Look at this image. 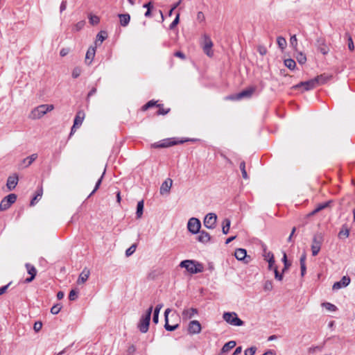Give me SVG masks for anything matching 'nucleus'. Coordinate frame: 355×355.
I'll return each mask as SVG.
<instances>
[{
  "label": "nucleus",
  "mask_w": 355,
  "mask_h": 355,
  "mask_svg": "<svg viewBox=\"0 0 355 355\" xmlns=\"http://www.w3.org/2000/svg\"><path fill=\"white\" fill-rule=\"evenodd\" d=\"M186 141L187 140L184 141V140H175V139H164V140L160 141L157 143H154L153 144H152V147L155 148H166V147L172 146L173 145L182 144Z\"/></svg>",
  "instance_id": "nucleus-8"
},
{
  "label": "nucleus",
  "mask_w": 355,
  "mask_h": 355,
  "mask_svg": "<svg viewBox=\"0 0 355 355\" xmlns=\"http://www.w3.org/2000/svg\"><path fill=\"white\" fill-rule=\"evenodd\" d=\"M172 182H173L172 180L170 178H168L162 184V185L160 187V193L162 195L169 193L170 189L172 186Z\"/></svg>",
  "instance_id": "nucleus-21"
},
{
  "label": "nucleus",
  "mask_w": 355,
  "mask_h": 355,
  "mask_svg": "<svg viewBox=\"0 0 355 355\" xmlns=\"http://www.w3.org/2000/svg\"><path fill=\"white\" fill-rule=\"evenodd\" d=\"M81 73H82L81 68L79 67H76L73 69L71 76L73 78H77L80 76Z\"/></svg>",
  "instance_id": "nucleus-46"
},
{
  "label": "nucleus",
  "mask_w": 355,
  "mask_h": 355,
  "mask_svg": "<svg viewBox=\"0 0 355 355\" xmlns=\"http://www.w3.org/2000/svg\"><path fill=\"white\" fill-rule=\"evenodd\" d=\"M37 158V154H32L31 156L27 157L24 159V163L26 164V166H30L36 159Z\"/></svg>",
  "instance_id": "nucleus-34"
},
{
  "label": "nucleus",
  "mask_w": 355,
  "mask_h": 355,
  "mask_svg": "<svg viewBox=\"0 0 355 355\" xmlns=\"http://www.w3.org/2000/svg\"><path fill=\"white\" fill-rule=\"evenodd\" d=\"M144 211V200L139 201L137 205L136 216L140 218L142 216Z\"/></svg>",
  "instance_id": "nucleus-32"
},
{
  "label": "nucleus",
  "mask_w": 355,
  "mask_h": 355,
  "mask_svg": "<svg viewBox=\"0 0 355 355\" xmlns=\"http://www.w3.org/2000/svg\"><path fill=\"white\" fill-rule=\"evenodd\" d=\"M296 58L297 62L301 64H304L306 61V57L302 53H299Z\"/></svg>",
  "instance_id": "nucleus-49"
},
{
  "label": "nucleus",
  "mask_w": 355,
  "mask_h": 355,
  "mask_svg": "<svg viewBox=\"0 0 355 355\" xmlns=\"http://www.w3.org/2000/svg\"><path fill=\"white\" fill-rule=\"evenodd\" d=\"M350 278L348 276H343L342 279L334 284L332 288L333 290H338L342 288L346 287L350 283Z\"/></svg>",
  "instance_id": "nucleus-15"
},
{
  "label": "nucleus",
  "mask_w": 355,
  "mask_h": 355,
  "mask_svg": "<svg viewBox=\"0 0 355 355\" xmlns=\"http://www.w3.org/2000/svg\"><path fill=\"white\" fill-rule=\"evenodd\" d=\"M42 327V323L41 322H35L33 326V329L36 332H38Z\"/></svg>",
  "instance_id": "nucleus-57"
},
{
  "label": "nucleus",
  "mask_w": 355,
  "mask_h": 355,
  "mask_svg": "<svg viewBox=\"0 0 355 355\" xmlns=\"http://www.w3.org/2000/svg\"><path fill=\"white\" fill-rule=\"evenodd\" d=\"M264 259L268 261V260L275 259L274 255L272 252H266V250L264 249V254H263Z\"/></svg>",
  "instance_id": "nucleus-55"
},
{
  "label": "nucleus",
  "mask_w": 355,
  "mask_h": 355,
  "mask_svg": "<svg viewBox=\"0 0 355 355\" xmlns=\"http://www.w3.org/2000/svg\"><path fill=\"white\" fill-rule=\"evenodd\" d=\"M274 273H275V278L278 281H282L283 279V273H279L277 266L274 268Z\"/></svg>",
  "instance_id": "nucleus-53"
},
{
  "label": "nucleus",
  "mask_w": 355,
  "mask_h": 355,
  "mask_svg": "<svg viewBox=\"0 0 355 355\" xmlns=\"http://www.w3.org/2000/svg\"><path fill=\"white\" fill-rule=\"evenodd\" d=\"M89 21L92 25H97L100 21V19L96 15H90L89 17Z\"/></svg>",
  "instance_id": "nucleus-44"
},
{
  "label": "nucleus",
  "mask_w": 355,
  "mask_h": 355,
  "mask_svg": "<svg viewBox=\"0 0 355 355\" xmlns=\"http://www.w3.org/2000/svg\"><path fill=\"white\" fill-rule=\"evenodd\" d=\"M170 311H171V310L169 309H167L165 310V312H164V318H165L164 328L166 331H173L178 328L179 324H176L174 325H171L168 324V314L170 313Z\"/></svg>",
  "instance_id": "nucleus-20"
},
{
  "label": "nucleus",
  "mask_w": 355,
  "mask_h": 355,
  "mask_svg": "<svg viewBox=\"0 0 355 355\" xmlns=\"http://www.w3.org/2000/svg\"><path fill=\"white\" fill-rule=\"evenodd\" d=\"M216 214L209 213L204 218V225L208 229H214L216 227Z\"/></svg>",
  "instance_id": "nucleus-12"
},
{
  "label": "nucleus",
  "mask_w": 355,
  "mask_h": 355,
  "mask_svg": "<svg viewBox=\"0 0 355 355\" xmlns=\"http://www.w3.org/2000/svg\"><path fill=\"white\" fill-rule=\"evenodd\" d=\"M96 53V48L93 46H90L86 53L85 55V62L87 64H90L92 60L94 59Z\"/></svg>",
  "instance_id": "nucleus-26"
},
{
  "label": "nucleus",
  "mask_w": 355,
  "mask_h": 355,
  "mask_svg": "<svg viewBox=\"0 0 355 355\" xmlns=\"http://www.w3.org/2000/svg\"><path fill=\"white\" fill-rule=\"evenodd\" d=\"M235 257L239 261H243L245 263H248L250 259V257H247V252L245 249L238 248L234 253Z\"/></svg>",
  "instance_id": "nucleus-17"
},
{
  "label": "nucleus",
  "mask_w": 355,
  "mask_h": 355,
  "mask_svg": "<svg viewBox=\"0 0 355 355\" xmlns=\"http://www.w3.org/2000/svg\"><path fill=\"white\" fill-rule=\"evenodd\" d=\"M157 102L156 101H148L147 103H146L144 105L142 106L141 107V110L143 111H146L148 109L156 105L157 106Z\"/></svg>",
  "instance_id": "nucleus-45"
},
{
  "label": "nucleus",
  "mask_w": 355,
  "mask_h": 355,
  "mask_svg": "<svg viewBox=\"0 0 355 355\" xmlns=\"http://www.w3.org/2000/svg\"><path fill=\"white\" fill-rule=\"evenodd\" d=\"M322 306L324 307L327 310L329 311H336L337 310V307L330 303V302H324L322 303Z\"/></svg>",
  "instance_id": "nucleus-41"
},
{
  "label": "nucleus",
  "mask_w": 355,
  "mask_h": 355,
  "mask_svg": "<svg viewBox=\"0 0 355 355\" xmlns=\"http://www.w3.org/2000/svg\"><path fill=\"white\" fill-rule=\"evenodd\" d=\"M316 46L318 50L323 55H327L329 52V48L326 44V41L323 37H319L316 40Z\"/></svg>",
  "instance_id": "nucleus-14"
},
{
  "label": "nucleus",
  "mask_w": 355,
  "mask_h": 355,
  "mask_svg": "<svg viewBox=\"0 0 355 355\" xmlns=\"http://www.w3.org/2000/svg\"><path fill=\"white\" fill-rule=\"evenodd\" d=\"M119 17L120 19V24L122 26L125 27L128 25L130 20V16L129 14H119Z\"/></svg>",
  "instance_id": "nucleus-29"
},
{
  "label": "nucleus",
  "mask_w": 355,
  "mask_h": 355,
  "mask_svg": "<svg viewBox=\"0 0 355 355\" xmlns=\"http://www.w3.org/2000/svg\"><path fill=\"white\" fill-rule=\"evenodd\" d=\"M89 275V270H88L87 268H85L80 274L77 283L79 284L85 283L88 279Z\"/></svg>",
  "instance_id": "nucleus-24"
},
{
  "label": "nucleus",
  "mask_w": 355,
  "mask_h": 355,
  "mask_svg": "<svg viewBox=\"0 0 355 355\" xmlns=\"http://www.w3.org/2000/svg\"><path fill=\"white\" fill-rule=\"evenodd\" d=\"M201 223L200 221L196 218H191L189 220L187 227L190 232L195 234L198 233L200 230Z\"/></svg>",
  "instance_id": "nucleus-11"
},
{
  "label": "nucleus",
  "mask_w": 355,
  "mask_h": 355,
  "mask_svg": "<svg viewBox=\"0 0 355 355\" xmlns=\"http://www.w3.org/2000/svg\"><path fill=\"white\" fill-rule=\"evenodd\" d=\"M180 266L186 268L191 274H197L203 271L202 265L194 260H184L180 262Z\"/></svg>",
  "instance_id": "nucleus-1"
},
{
  "label": "nucleus",
  "mask_w": 355,
  "mask_h": 355,
  "mask_svg": "<svg viewBox=\"0 0 355 355\" xmlns=\"http://www.w3.org/2000/svg\"><path fill=\"white\" fill-rule=\"evenodd\" d=\"M236 343L235 341L230 340V341L226 343L223 345L221 351L223 353H226V352H229L230 349H232V348H234L236 346Z\"/></svg>",
  "instance_id": "nucleus-31"
},
{
  "label": "nucleus",
  "mask_w": 355,
  "mask_h": 355,
  "mask_svg": "<svg viewBox=\"0 0 355 355\" xmlns=\"http://www.w3.org/2000/svg\"><path fill=\"white\" fill-rule=\"evenodd\" d=\"M284 64L286 67H288L291 70H293L296 66V63L293 59H286L284 60Z\"/></svg>",
  "instance_id": "nucleus-36"
},
{
  "label": "nucleus",
  "mask_w": 355,
  "mask_h": 355,
  "mask_svg": "<svg viewBox=\"0 0 355 355\" xmlns=\"http://www.w3.org/2000/svg\"><path fill=\"white\" fill-rule=\"evenodd\" d=\"M62 309V306L60 304H57L53 305L51 309V313L53 315L58 314Z\"/></svg>",
  "instance_id": "nucleus-47"
},
{
  "label": "nucleus",
  "mask_w": 355,
  "mask_h": 355,
  "mask_svg": "<svg viewBox=\"0 0 355 355\" xmlns=\"http://www.w3.org/2000/svg\"><path fill=\"white\" fill-rule=\"evenodd\" d=\"M70 52L69 48H62L60 51V55L61 57L66 56Z\"/></svg>",
  "instance_id": "nucleus-58"
},
{
  "label": "nucleus",
  "mask_w": 355,
  "mask_h": 355,
  "mask_svg": "<svg viewBox=\"0 0 355 355\" xmlns=\"http://www.w3.org/2000/svg\"><path fill=\"white\" fill-rule=\"evenodd\" d=\"M273 285L271 280H267L263 284V289L266 291H270L272 290Z\"/></svg>",
  "instance_id": "nucleus-48"
},
{
  "label": "nucleus",
  "mask_w": 355,
  "mask_h": 355,
  "mask_svg": "<svg viewBox=\"0 0 355 355\" xmlns=\"http://www.w3.org/2000/svg\"><path fill=\"white\" fill-rule=\"evenodd\" d=\"M17 198V196L15 193H10L4 197L0 203V211H3L9 209L10 206L15 202Z\"/></svg>",
  "instance_id": "nucleus-6"
},
{
  "label": "nucleus",
  "mask_w": 355,
  "mask_h": 355,
  "mask_svg": "<svg viewBox=\"0 0 355 355\" xmlns=\"http://www.w3.org/2000/svg\"><path fill=\"white\" fill-rule=\"evenodd\" d=\"M202 330V327L199 321L192 320L188 325V333L191 335L198 334Z\"/></svg>",
  "instance_id": "nucleus-13"
},
{
  "label": "nucleus",
  "mask_w": 355,
  "mask_h": 355,
  "mask_svg": "<svg viewBox=\"0 0 355 355\" xmlns=\"http://www.w3.org/2000/svg\"><path fill=\"white\" fill-rule=\"evenodd\" d=\"M223 318L226 322L233 326H242L244 324L235 312H225Z\"/></svg>",
  "instance_id": "nucleus-4"
},
{
  "label": "nucleus",
  "mask_w": 355,
  "mask_h": 355,
  "mask_svg": "<svg viewBox=\"0 0 355 355\" xmlns=\"http://www.w3.org/2000/svg\"><path fill=\"white\" fill-rule=\"evenodd\" d=\"M157 106L159 107V110L157 112V115H165V114H168L169 112V111H170L169 108L164 109L162 105L157 104Z\"/></svg>",
  "instance_id": "nucleus-42"
},
{
  "label": "nucleus",
  "mask_w": 355,
  "mask_h": 355,
  "mask_svg": "<svg viewBox=\"0 0 355 355\" xmlns=\"http://www.w3.org/2000/svg\"><path fill=\"white\" fill-rule=\"evenodd\" d=\"M282 261L284 263V268L282 269V273H284L291 266V263L288 261L287 256L285 252H284V255L282 257Z\"/></svg>",
  "instance_id": "nucleus-35"
},
{
  "label": "nucleus",
  "mask_w": 355,
  "mask_h": 355,
  "mask_svg": "<svg viewBox=\"0 0 355 355\" xmlns=\"http://www.w3.org/2000/svg\"><path fill=\"white\" fill-rule=\"evenodd\" d=\"M54 109L53 105L43 104L34 108L29 114V118L32 119H39L42 118L48 112Z\"/></svg>",
  "instance_id": "nucleus-2"
},
{
  "label": "nucleus",
  "mask_w": 355,
  "mask_h": 355,
  "mask_svg": "<svg viewBox=\"0 0 355 355\" xmlns=\"http://www.w3.org/2000/svg\"><path fill=\"white\" fill-rule=\"evenodd\" d=\"M257 51L261 55H264L267 53V49L262 45H259L257 47Z\"/></svg>",
  "instance_id": "nucleus-56"
},
{
  "label": "nucleus",
  "mask_w": 355,
  "mask_h": 355,
  "mask_svg": "<svg viewBox=\"0 0 355 355\" xmlns=\"http://www.w3.org/2000/svg\"><path fill=\"white\" fill-rule=\"evenodd\" d=\"M277 42L279 46V47L281 49H284L286 46V40L283 37H278L277 39Z\"/></svg>",
  "instance_id": "nucleus-40"
},
{
  "label": "nucleus",
  "mask_w": 355,
  "mask_h": 355,
  "mask_svg": "<svg viewBox=\"0 0 355 355\" xmlns=\"http://www.w3.org/2000/svg\"><path fill=\"white\" fill-rule=\"evenodd\" d=\"M203 44L202 49L204 53L209 57H212L214 55V52L212 51L213 42L210 38V37L207 35H204L203 36Z\"/></svg>",
  "instance_id": "nucleus-10"
},
{
  "label": "nucleus",
  "mask_w": 355,
  "mask_h": 355,
  "mask_svg": "<svg viewBox=\"0 0 355 355\" xmlns=\"http://www.w3.org/2000/svg\"><path fill=\"white\" fill-rule=\"evenodd\" d=\"M349 236V228L346 224L342 225V228L338 232V236L340 239H345Z\"/></svg>",
  "instance_id": "nucleus-28"
},
{
  "label": "nucleus",
  "mask_w": 355,
  "mask_h": 355,
  "mask_svg": "<svg viewBox=\"0 0 355 355\" xmlns=\"http://www.w3.org/2000/svg\"><path fill=\"white\" fill-rule=\"evenodd\" d=\"M254 92L255 88L254 87H250L241 91V92L236 94V95L229 96L227 98L231 100H241L244 98H250L252 96Z\"/></svg>",
  "instance_id": "nucleus-9"
},
{
  "label": "nucleus",
  "mask_w": 355,
  "mask_h": 355,
  "mask_svg": "<svg viewBox=\"0 0 355 355\" xmlns=\"http://www.w3.org/2000/svg\"><path fill=\"white\" fill-rule=\"evenodd\" d=\"M323 235L322 233H317L313 236L311 244V252L313 256L315 257L318 254L321 249Z\"/></svg>",
  "instance_id": "nucleus-5"
},
{
  "label": "nucleus",
  "mask_w": 355,
  "mask_h": 355,
  "mask_svg": "<svg viewBox=\"0 0 355 355\" xmlns=\"http://www.w3.org/2000/svg\"><path fill=\"white\" fill-rule=\"evenodd\" d=\"M306 253L304 252L300 259V266L306 265Z\"/></svg>",
  "instance_id": "nucleus-61"
},
{
  "label": "nucleus",
  "mask_w": 355,
  "mask_h": 355,
  "mask_svg": "<svg viewBox=\"0 0 355 355\" xmlns=\"http://www.w3.org/2000/svg\"><path fill=\"white\" fill-rule=\"evenodd\" d=\"M316 82V80L312 78L307 81L300 82L298 84L293 86L292 88L294 89H302V91H309L317 87V85L315 84Z\"/></svg>",
  "instance_id": "nucleus-7"
},
{
  "label": "nucleus",
  "mask_w": 355,
  "mask_h": 355,
  "mask_svg": "<svg viewBox=\"0 0 355 355\" xmlns=\"http://www.w3.org/2000/svg\"><path fill=\"white\" fill-rule=\"evenodd\" d=\"M152 311L153 306H150L139 320L137 327L141 333H146L148 330Z\"/></svg>",
  "instance_id": "nucleus-3"
},
{
  "label": "nucleus",
  "mask_w": 355,
  "mask_h": 355,
  "mask_svg": "<svg viewBox=\"0 0 355 355\" xmlns=\"http://www.w3.org/2000/svg\"><path fill=\"white\" fill-rule=\"evenodd\" d=\"M257 351L256 347H251L246 349L244 352L245 355H254Z\"/></svg>",
  "instance_id": "nucleus-54"
},
{
  "label": "nucleus",
  "mask_w": 355,
  "mask_h": 355,
  "mask_svg": "<svg viewBox=\"0 0 355 355\" xmlns=\"http://www.w3.org/2000/svg\"><path fill=\"white\" fill-rule=\"evenodd\" d=\"M198 313V311L196 308H190L184 309L182 311V318L184 320H189L192 318L194 315Z\"/></svg>",
  "instance_id": "nucleus-19"
},
{
  "label": "nucleus",
  "mask_w": 355,
  "mask_h": 355,
  "mask_svg": "<svg viewBox=\"0 0 355 355\" xmlns=\"http://www.w3.org/2000/svg\"><path fill=\"white\" fill-rule=\"evenodd\" d=\"M67 0H63L60 4V12H62L63 11H64L67 8Z\"/></svg>",
  "instance_id": "nucleus-62"
},
{
  "label": "nucleus",
  "mask_w": 355,
  "mask_h": 355,
  "mask_svg": "<svg viewBox=\"0 0 355 355\" xmlns=\"http://www.w3.org/2000/svg\"><path fill=\"white\" fill-rule=\"evenodd\" d=\"M85 24V21H80L73 26L72 31H79L83 28Z\"/></svg>",
  "instance_id": "nucleus-43"
},
{
  "label": "nucleus",
  "mask_w": 355,
  "mask_h": 355,
  "mask_svg": "<svg viewBox=\"0 0 355 355\" xmlns=\"http://www.w3.org/2000/svg\"><path fill=\"white\" fill-rule=\"evenodd\" d=\"M107 37V34L105 31H100L96 36L97 40L96 42V44H97L98 41H100L101 43H102Z\"/></svg>",
  "instance_id": "nucleus-37"
},
{
  "label": "nucleus",
  "mask_w": 355,
  "mask_h": 355,
  "mask_svg": "<svg viewBox=\"0 0 355 355\" xmlns=\"http://www.w3.org/2000/svg\"><path fill=\"white\" fill-rule=\"evenodd\" d=\"M42 194H43V188H42V186H40L37 187V189L35 191V196L33 198V199L31 201V206L35 205L42 198Z\"/></svg>",
  "instance_id": "nucleus-27"
},
{
  "label": "nucleus",
  "mask_w": 355,
  "mask_h": 355,
  "mask_svg": "<svg viewBox=\"0 0 355 355\" xmlns=\"http://www.w3.org/2000/svg\"><path fill=\"white\" fill-rule=\"evenodd\" d=\"M348 48L350 51H354V45L352 37L349 36L348 40Z\"/></svg>",
  "instance_id": "nucleus-63"
},
{
  "label": "nucleus",
  "mask_w": 355,
  "mask_h": 355,
  "mask_svg": "<svg viewBox=\"0 0 355 355\" xmlns=\"http://www.w3.org/2000/svg\"><path fill=\"white\" fill-rule=\"evenodd\" d=\"M180 21V13H177L175 18L169 26L170 29H173L179 23Z\"/></svg>",
  "instance_id": "nucleus-50"
},
{
  "label": "nucleus",
  "mask_w": 355,
  "mask_h": 355,
  "mask_svg": "<svg viewBox=\"0 0 355 355\" xmlns=\"http://www.w3.org/2000/svg\"><path fill=\"white\" fill-rule=\"evenodd\" d=\"M136 250V245H132L129 248H128L125 251V255L127 257H130L132 255Z\"/></svg>",
  "instance_id": "nucleus-52"
},
{
  "label": "nucleus",
  "mask_w": 355,
  "mask_h": 355,
  "mask_svg": "<svg viewBox=\"0 0 355 355\" xmlns=\"http://www.w3.org/2000/svg\"><path fill=\"white\" fill-rule=\"evenodd\" d=\"M331 77L332 76L331 75H329L327 73H323V74H321L320 76L315 77L314 80H317L315 84L318 87L319 85L326 83L328 80H329L331 78Z\"/></svg>",
  "instance_id": "nucleus-23"
},
{
  "label": "nucleus",
  "mask_w": 355,
  "mask_h": 355,
  "mask_svg": "<svg viewBox=\"0 0 355 355\" xmlns=\"http://www.w3.org/2000/svg\"><path fill=\"white\" fill-rule=\"evenodd\" d=\"M239 168L242 173V177L245 180L248 179V175L245 170V162L244 161L240 163Z\"/></svg>",
  "instance_id": "nucleus-39"
},
{
  "label": "nucleus",
  "mask_w": 355,
  "mask_h": 355,
  "mask_svg": "<svg viewBox=\"0 0 355 355\" xmlns=\"http://www.w3.org/2000/svg\"><path fill=\"white\" fill-rule=\"evenodd\" d=\"M78 291L76 290H71L69 294V300L70 301H74L78 297Z\"/></svg>",
  "instance_id": "nucleus-51"
},
{
  "label": "nucleus",
  "mask_w": 355,
  "mask_h": 355,
  "mask_svg": "<svg viewBox=\"0 0 355 355\" xmlns=\"http://www.w3.org/2000/svg\"><path fill=\"white\" fill-rule=\"evenodd\" d=\"M18 175L17 174H14L13 175H10L8 178L6 187L9 191H12L17 186L18 183Z\"/></svg>",
  "instance_id": "nucleus-18"
},
{
  "label": "nucleus",
  "mask_w": 355,
  "mask_h": 355,
  "mask_svg": "<svg viewBox=\"0 0 355 355\" xmlns=\"http://www.w3.org/2000/svg\"><path fill=\"white\" fill-rule=\"evenodd\" d=\"M290 42H291V44L294 46V47H296L297 45V37H296V35H293L291 39H290Z\"/></svg>",
  "instance_id": "nucleus-59"
},
{
  "label": "nucleus",
  "mask_w": 355,
  "mask_h": 355,
  "mask_svg": "<svg viewBox=\"0 0 355 355\" xmlns=\"http://www.w3.org/2000/svg\"><path fill=\"white\" fill-rule=\"evenodd\" d=\"M174 55L175 57H178V58H180V59L182 60H184L186 58V56L184 55V53H183L181 51H176L175 53H174Z\"/></svg>",
  "instance_id": "nucleus-64"
},
{
  "label": "nucleus",
  "mask_w": 355,
  "mask_h": 355,
  "mask_svg": "<svg viewBox=\"0 0 355 355\" xmlns=\"http://www.w3.org/2000/svg\"><path fill=\"white\" fill-rule=\"evenodd\" d=\"M333 201L332 200H328L327 202H322V203H320V204H318L317 206H316V211H320L326 208H328L331 206V205L332 204Z\"/></svg>",
  "instance_id": "nucleus-33"
},
{
  "label": "nucleus",
  "mask_w": 355,
  "mask_h": 355,
  "mask_svg": "<svg viewBox=\"0 0 355 355\" xmlns=\"http://www.w3.org/2000/svg\"><path fill=\"white\" fill-rule=\"evenodd\" d=\"M231 221L229 218H225L222 223V232L224 234L229 232Z\"/></svg>",
  "instance_id": "nucleus-30"
},
{
  "label": "nucleus",
  "mask_w": 355,
  "mask_h": 355,
  "mask_svg": "<svg viewBox=\"0 0 355 355\" xmlns=\"http://www.w3.org/2000/svg\"><path fill=\"white\" fill-rule=\"evenodd\" d=\"M105 171H104V172L103 173V174L101 175V176L100 177V178L97 180L96 183V185H95V187L94 189V190L91 192V193L89 194V197H90L91 196H92L93 194L95 193V192L98 189V188L100 187L101 186V184L102 182V180L103 178V176H104V174H105Z\"/></svg>",
  "instance_id": "nucleus-38"
},
{
  "label": "nucleus",
  "mask_w": 355,
  "mask_h": 355,
  "mask_svg": "<svg viewBox=\"0 0 355 355\" xmlns=\"http://www.w3.org/2000/svg\"><path fill=\"white\" fill-rule=\"evenodd\" d=\"M25 266H26L28 273L31 276H30V277H28L24 280V283H30L35 279V277L37 275V270L34 266H33L28 263H26Z\"/></svg>",
  "instance_id": "nucleus-16"
},
{
  "label": "nucleus",
  "mask_w": 355,
  "mask_h": 355,
  "mask_svg": "<svg viewBox=\"0 0 355 355\" xmlns=\"http://www.w3.org/2000/svg\"><path fill=\"white\" fill-rule=\"evenodd\" d=\"M199 235L197 238L198 241L200 243H207L210 239L211 236L209 234L204 230H201L199 232Z\"/></svg>",
  "instance_id": "nucleus-25"
},
{
  "label": "nucleus",
  "mask_w": 355,
  "mask_h": 355,
  "mask_svg": "<svg viewBox=\"0 0 355 355\" xmlns=\"http://www.w3.org/2000/svg\"><path fill=\"white\" fill-rule=\"evenodd\" d=\"M85 112L83 110H79L76 113L74 121H73V124L75 125V126H77L78 128H79L82 125L83 120L85 119Z\"/></svg>",
  "instance_id": "nucleus-22"
},
{
  "label": "nucleus",
  "mask_w": 355,
  "mask_h": 355,
  "mask_svg": "<svg viewBox=\"0 0 355 355\" xmlns=\"http://www.w3.org/2000/svg\"><path fill=\"white\" fill-rule=\"evenodd\" d=\"M136 351V347H135V345H132L128 347V349H127V353L128 355H132Z\"/></svg>",
  "instance_id": "nucleus-60"
}]
</instances>
